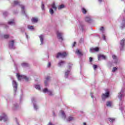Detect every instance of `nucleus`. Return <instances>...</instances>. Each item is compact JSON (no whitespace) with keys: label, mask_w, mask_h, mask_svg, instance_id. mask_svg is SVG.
Masks as SVG:
<instances>
[{"label":"nucleus","mask_w":125,"mask_h":125,"mask_svg":"<svg viewBox=\"0 0 125 125\" xmlns=\"http://www.w3.org/2000/svg\"><path fill=\"white\" fill-rule=\"evenodd\" d=\"M109 97H110V94H103L102 96L103 100H105L107 98H109Z\"/></svg>","instance_id":"nucleus-8"},{"label":"nucleus","mask_w":125,"mask_h":125,"mask_svg":"<svg viewBox=\"0 0 125 125\" xmlns=\"http://www.w3.org/2000/svg\"><path fill=\"white\" fill-rule=\"evenodd\" d=\"M85 20L87 22H88L89 23H90V21H91V19L90 18V16H87V17H85Z\"/></svg>","instance_id":"nucleus-14"},{"label":"nucleus","mask_w":125,"mask_h":125,"mask_svg":"<svg viewBox=\"0 0 125 125\" xmlns=\"http://www.w3.org/2000/svg\"><path fill=\"white\" fill-rule=\"evenodd\" d=\"M124 28H125V24H122V26H121L122 29H124Z\"/></svg>","instance_id":"nucleus-46"},{"label":"nucleus","mask_w":125,"mask_h":125,"mask_svg":"<svg viewBox=\"0 0 125 125\" xmlns=\"http://www.w3.org/2000/svg\"><path fill=\"white\" fill-rule=\"evenodd\" d=\"M51 7L52 8H53V9H54V10H56V9L57 8L56 7V6H55V3L53 2L52 5H51Z\"/></svg>","instance_id":"nucleus-19"},{"label":"nucleus","mask_w":125,"mask_h":125,"mask_svg":"<svg viewBox=\"0 0 125 125\" xmlns=\"http://www.w3.org/2000/svg\"><path fill=\"white\" fill-rule=\"evenodd\" d=\"M64 64H65V62L60 61L59 62L58 65L59 66H63V65Z\"/></svg>","instance_id":"nucleus-25"},{"label":"nucleus","mask_w":125,"mask_h":125,"mask_svg":"<svg viewBox=\"0 0 125 125\" xmlns=\"http://www.w3.org/2000/svg\"><path fill=\"white\" fill-rule=\"evenodd\" d=\"M99 1H100V2H101L102 1V0H99Z\"/></svg>","instance_id":"nucleus-52"},{"label":"nucleus","mask_w":125,"mask_h":125,"mask_svg":"<svg viewBox=\"0 0 125 125\" xmlns=\"http://www.w3.org/2000/svg\"><path fill=\"white\" fill-rule=\"evenodd\" d=\"M14 5H20V2L18 0H16L14 2Z\"/></svg>","instance_id":"nucleus-24"},{"label":"nucleus","mask_w":125,"mask_h":125,"mask_svg":"<svg viewBox=\"0 0 125 125\" xmlns=\"http://www.w3.org/2000/svg\"><path fill=\"white\" fill-rule=\"evenodd\" d=\"M13 86L15 91L17 89V83L14 80H13Z\"/></svg>","instance_id":"nucleus-7"},{"label":"nucleus","mask_w":125,"mask_h":125,"mask_svg":"<svg viewBox=\"0 0 125 125\" xmlns=\"http://www.w3.org/2000/svg\"><path fill=\"white\" fill-rule=\"evenodd\" d=\"M31 21L32 23H37V22H38V20L37 18H32V19H31Z\"/></svg>","instance_id":"nucleus-16"},{"label":"nucleus","mask_w":125,"mask_h":125,"mask_svg":"<svg viewBox=\"0 0 125 125\" xmlns=\"http://www.w3.org/2000/svg\"><path fill=\"white\" fill-rule=\"evenodd\" d=\"M100 31H101L102 32H103L104 31V27L103 26L101 27Z\"/></svg>","instance_id":"nucleus-41"},{"label":"nucleus","mask_w":125,"mask_h":125,"mask_svg":"<svg viewBox=\"0 0 125 125\" xmlns=\"http://www.w3.org/2000/svg\"><path fill=\"white\" fill-rule=\"evenodd\" d=\"M76 53L79 56H83V53L79 49L76 50Z\"/></svg>","instance_id":"nucleus-15"},{"label":"nucleus","mask_w":125,"mask_h":125,"mask_svg":"<svg viewBox=\"0 0 125 125\" xmlns=\"http://www.w3.org/2000/svg\"><path fill=\"white\" fill-rule=\"evenodd\" d=\"M122 105H123V103L121 102L119 104V106H120V109L121 111H123V110H124V107H123L122 106H121V105L122 106Z\"/></svg>","instance_id":"nucleus-31"},{"label":"nucleus","mask_w":125,"mask_h":125,"mask_svg":"<svg viewBox=\"0 0 125 125\" xmlns=\"http://www.w3.org/2000/svg\"><path fill=\"white\" fill-rule=\"evenodd\" d=\"M62 35L63 34L59 31H57V36L59 40H61V41H63V38L62 37Z\"/></svg>","instance_id":"nucleus-4"},{"label":"nucleus","mask_w":125,"mask_h":125,"mask_svg":"<svg viewBox=\"0 0 125 125\" xmlns=\"http://www.w3.org/2000/svg\"><path fill=\"white\" fill-rule=\"evenodd\" d=\"M75 45H76V42H74V43H73L72 46L74 47V46H75Z\"/></svg>","instance_id":"nucleus-49"},{"label":"nucleus","mask_w":125,"mask_h":125,"mask_svg":"<svg viewBox=\"0 0 125 125\" xmlns=\"http://www.w3.org/2000/svg\"><path fill=\"white\" fill-rule=\"evenodd\" d=\"M93 67L94 68V69L96 70V68H97V65H93Z\"/></svg>","instance_id":"nucleus-43"},{"label":"nucleus","mask_w":125,"mask_h":125,"mask_svg":"<svg viewBox=\"0 0 125 125\" xmlns=\"http://www.w3.org/2000/svg\"><path fill=\"white\" fill-rule=\"evenodd\" d=\"M39 38L40 39V41H41V44H43V38H44V36L42 35H41L39 36Z\"/></svg>","instance_id":"nucleus-12"},{"label":"nucleus","mask_w":125,"mask_h":125,"mask_svg":"<svg viewBox=\"0 0 125 125\" xmlns=\"http://www.w3.org/2000/svg\"><path fill=\"white\" fill-rule=\"evenodd\" d=\"M103 38L104 41H106V38L105 37V35H103Z\"/></svg>","instance_id":"nucleus-45"},{"label":"nucleus","mask_w":125,"mask_h":125,"mask_svg":"<svg viewBox=\"0 0 125 125\" xmlns=\"http://www.w3.org/2000/svg\"><path fill=\"white\" fill-rule=\"evenodd\" d=\"M28 28L29 30H33V29H34V26H31V25H28Z\"/></svg>","instance_id":"nucleus-34"},{"label":"nucleus","mask_w":125,"mask_h":125,"mask_svg":"<svg viewBox=\"0 0 125 125\" xmlns=\"http://www.w3.org/2000/svg\"><path fill=\"white\" fill-rule=\"evenodd\" d=\"M21 66H22V67H28V66H29V64L26 62H23L21 64Z\"/></svg>","instance_id":"nucleus-28"},{"label":"nucleus","mask_w":125,"mask_h":125,"mask_svg":"<svg viewBox=\"0 0 125 125\" xmlns=\"http://www.w3.org/2000/svg\"><path fill=\"white\" fill-rule=\"evenodd\" d=\"M117 67H114L112 70V72H116V71H117Z\"/></svg>","instance_id":"nucleus-40"},{"label":"nucleus","mask_w":125,"mask_h":125,"mask_svg":"<svg viewBox=\"0 0 125 125\" xmlns=\"http://www.w3.org/2000/svg\"><path fill=\"white\" fill-rule=\"evenodd\" d=\"M41 7H42V10H44V4H43V3L42 2V3Z\"/></svg>","instance_id":"nucleus-37"},{"label":"nucleus","mask_w":125,"mask_h":125,"mask_svg":"<svg viewBox=\"0 0 125 125\" xmlns=\"http://www.w3.org/2000/svg\"><path fill=\"white\" fill-rule=\"evenodd\" d=\"M105 94H110V92L109 91V90H106V93Z\"/></svg>","instance_id":"nucleus-42"},{"label":"nucleus","mask_w":125,"mask_h":125,"mask_svg":"<svg viewBox=\"0 0 125 125\" xmlns=\"http://www.w3.org/2000/svg\"><path fill=\"white\" fill-rule=\"evenodd\" d=\"M83 125H86V123H83Z\"/></svg>","instance_id":"nucleus-53"},{"label":"nucleus","mask_w":125,"mask_h":125,"mask_svg":"<svg viewBox=\"0 0 125 125\" xmlns=\"http://www.w3.org/2000/svg\"><path fill=\"white\" fill-rule=\"evenodd\" d=\"M101 59H106V56L103 55H98V60H101Z\"/></svg>","instance_id":"nucleus-11"},{"label":"nucleus","mask_w":125,"mask_h":125,"mask_svg":"<svg viewBox=\"0 0 125 125\" xmlns=\"http://www.w3.org/2000/svg\"><path fill=\"white\" fill-rule=\"evenodd\" d=\"M65 56H67V53L64 52L58 53L56 57V58H59L60 57H61V58H64V57H65Z\"/></svg>","instance_id":"nucleus-3"},{"label":"nucleus","mask_w":125,"mask_h":125,"mask_svg":"<svg viewBox=\"0 0 125 125\" xmlns=\"http://www.w3.org/2000/svg\"><path fill=\"white\" fill-rule=\"evenodd\" d=\"M26 38H28V36L27 35H26Z\"/></svg>","instance_id":"nucleus-55"},{"label":"nucleus","mask_w":125,"mask_h":125,"mask_svg":"<svg viewBox=\"0 0 125 125\" xmlns=\"http://www.w3.org/2000/svg\"><path fill=\"white\" fill-rule=\"evenodd\" d=\"M120 45L122 47L125 45V39H123L122 40H121V41L120 42Z\"/></svg>","instance_id":"nucleus-21"},{"label":"nucleus","mask_w":125,"mask_h":125,"mask_svg":"<svg viewBox=\"0 0 125 125\" xmlns=\"http://www.w3.org/2000/svg\"><path fill=\"white\" fill-rule=\"evenodd\" d=\"M8 24L9 25H14L15 24V21H14V20H12L8 22Z\"/></svg>","instance_id":"nucleus-20"},{"label":"nucleus","mask_w":125,"mask_h":125,"mask_svg":"<svg viewBox=\"0 0 125 125\" xmlns=\"http://www.w3.org/2000/svg\"><path fill=\"white\" fill-rule=\"evenodd\" d=\"M17 77L19 81H21L24 79L25 81H29V78L25 75H21L19 73L17 74Z\"/></svg>","instance_id":"nucleus-1"},{"label":"nucleus","mask_w":125,"mask_h":125,"mask_svg":"<svg viewBox=\"0 0 125 125\" xmlns=\"http://www.w3.org/2000/svg\"><path fill=\"white\" fill-rule=\"evenodd\" d=\"M106 106L107 107H111V106H112V102H107L106 103Z\"/></svg>","instance_id":"nucleus-27"},{"label":"nucleus","mask_w":125,"mask_h":125,"mask_svg":"<svg viewBox=\"0 0 125 125\" xmlns=\"http://www.w3.org/2000/svg\"><path fill=\"white\" fill-rule=\"evenodd\" d=\"M108 120L110 123H113V122H115V119L114 118H108Z\"/></svg>","instance_id":"nucleus-32"},{"label":"nucleus","mask_w":125,"mask_h":125,"mask_svg":"<svg viewBox=\"0 0 125 125\" xmlns=\"http://www.w3.org/2000/svg\"><path fill=\"white\" fill-rule=\"evenodd\" d=\"M43 92H44V93H49L50 94H52V91H51V90H49L48 89H47V88H45L43 90Z\"/></svg>","instance_id":"nucleus-10"},{"label":"nucleus","mask_w":125,"mask_h":125,"mask_svg":"<svg viewBox=\"0 0 125 125\" xmlns=\"http://www.w3.org/2000/svg\"><path fill=\"white\" fill-rule=\"evenodd\" d=\"M73 120H74V117L72 116L68 117L67 120V122H71V121H73Z\"/></svg>","instance_id":"nucleus-26"},{"label":"nucleus","mask_w":125,"mask_h":125,"mask_svg":"<svg viewBox=\"0 0 125 125\" xmlns=\"http://www.w3.org/2000/svg\"><path fill=\"white\" fill-rule=\"evenodd\" d=\"M49 12H50V14H51V15H52V14H53V13H54V12L53 11V10L52 9V8L50 9Z\"/></svg>","instance_id":"nucleus-35"},{"label":"nucleus","mask_w":125,"mask_h":125,"mask_svg":"<svg viewBox=\"0 0 125 125\" xmlns=\"http://www.w3.org/2000/svg\"><path fill=\"white\" fill-rule=\"evenodd\" d=\"M64 7H65V5H64V4H62L59 6L58 8L59 10H60L61 9H63Z\"/></svg>","instance_id":"nucleus-22"},{"label":"nucleus","mask_w":125,"mask_h":125,"mask_svg":"<svg viewBox=\"0 0 125 125\" xmlns=\"http://www.w3.org/2000/svg\"><path fill=\"white\" fill-rule=\"evenodd\" d=\"M4 121V122H6L7 120H8V118H7V116H6V114L4 113H2L1 115L0 116V121Z\"/></svg>","instance_id":"nucleus-2"},{"label":"nucleus","mask_w":125,"mask_h":125,"mask_svg":"<svg viewBox=\"0 0 125 125\" xmlns=\"http://www.w3.org/2000/svg\"><path fill=\"white\" fill-rule=\"evenodd\" d=\"M82 12L84 14H85V13H86V10H85V9H84V8H82Z\"/></svg>","instance_id":"nucleus-33"},{"label":"nucleus","mask_w":125,"mask_h":125,"mask_svg":"<svg viewBox=\"0 0 125 125\" xmlns=\"http://www.w3.org/2000/svg\"><path fill=\"white\" fill-rule=\"evenodd\" d=\"M18 107V104H14V109H17Z\"/></svg>","instance_id":"nucleus-36"},{"label":"nucleus","mask_w":125,"mask_h":125,"mask_svg":"<svg viewBox=\"0 0 125 125\" xmlns=\"http://www.w3.org/2000/svg\"><path fill=\"white\" fill-rule=\"evenodd\" d=\"M69 73H70V70H67L65 72V77L68 78V75H69Z\"/></svg>","instance_id":"nucleus-30"},{"label":"nucleus","mask_w":125,"mask_h":125,"mask_svg":"<svg viewBox=\"0 0 125 125\" xmlns=\"http://www.w3.org/2000/svg\"><path fill=\"white\" fill-rule=\"evenodd\" d=\"M34 86L36 89H38V90H41V86H40V85L36 84Z\"/></svg>","instance_id":"nucleus-18"},{"label":"nucleus","mask_w":125,"mask_h":125,"mask_svg":"<svg viewBox=\"0 0 125 125\" xmlns=\"http://www.w3.org/2000/svg\"><path fill=\"white\" fill-rule=\"evenodd\" d=\"M21 11H22V13H23V14H25V6H24L23 5H21Z\"/></svg>","instance_id":"nucleus-23"},{"label":"nucleus","mask_w":125,"mask_h":125,"mask_svg":"<svg viewBox=\"0 0 125 125\" xmlns=\"http://www.w3.org/2000/svg\"><path fill=\"white\" fill-rule=\"evenodd\" d=\"M3 37L4 39H8V38H9V36H8V35H5Z\"/></svg>","instance_id":"nucleus-39"},{"label":"nucleus","mask_w":125,"mask_h":125,"mask_svg":"<svg viewBox=\"0 0 125 125\" xmlns=\"http://www.w3.org/2000/svg\"><path fill=\"white\" fill-rule=\"evenodd\" d=\"M91 97L92 98H93V95H91Z\"/></svg>","instance_id":"nucleus-51"},{"label":"nucleus","mask_w":125,"mask_h":125,"mask_svg":"<svg viewBox=\"0 0 125 125\" xmlns=\"http://www.w3.org/2000/svg\"><path fill=\"white\" fill-rule=\"evenodd\" d=\"M125 96V95L124 94H120L118 95V98L120 100H122V98H124V97Z\"/></svg>","instance_id":"nucleus-29"},{"label":"nucleus","mask_w":125,"mask_h":125,"mask_svg":"<svg viewBox=\"0 0 125 125\" xmlns=\"http://www.w3.org/2000/svg\"><path fill=\"white\" fill-rule=\"evenodd\" d=\"M115 63H117V62H115Z\"/></svg>","instance_id":"nucleus-56"},{"label":"nucleus","mask_w":125,"mask_h":125,"mask_svg":"<svg viewBox=\"0 0 125 125\" xmlns=\"http://www.w3.org/2000/svg\"><path fill=\"white\" fill-rule=\"evenodd\" d=\"M90 52H95L99 51V48L96 47V48H91L90 49Z\"/></svg>","instance_id":"nucleus-9"},{"label":"nucleus","mask_w":125,"mask_h":125,"mask_svg":"<svg viewBox=\"0 0 125 125\" xmlns=\"http://www.w3.org/2000/svg\"><path fill=\"white\" fill-rule=\"evenodd\" d=\"M60 113L62 114V119H66V115L65 114V112L62 110L60 111Z\"/></svg>","instance_id":"nucleus-17"},{"label":"nucleus","mask_w":125,"mask_h":125,"mask_svg":"<svg viewBox=\"0 0 125 125\" xmlns=\"http://www.w3.org/2000/svg\"><path fill=\"white\" fill-rule=\"evenodd\" d=\"M32 102L33 103V106L35 110H37V109H39L38 105L35 103L36 102V99L35 98H32Z\"/></svg>","instance_id":"nucleus-6"},{"label":"nucleus","mask_w":125,"mask_h":125,"mask_svg":"<svg viewBox=\"0 0 125 125\" xmlns=\"http://www.w3.org/2000/svg\"><path fill=\"white\" fill-rule=\"evenodd\" d=\"M123 23H125V20L123 21Z\"/></svg>","instance_id":"nucleus-54"},{"label":"nucleus","mask_w":125,"mask_h":125,"mask_svg":"<svg viewBox=\"0 0 125 125\" xmlns=\"http://www.w3.org/2000/svg\"><path fill=\"white\" fill-rule=\"evenodd\" d=\"M53 116L54 117H55V113H53Z\"/></svg>","instance_id":"nucleus-50"},{"label":"nucleus","mask_w":125,"mask_h":125,"mask_svg":"<svg viewBox=\"0 0 125 125\" xmlns=\"http://www.w3.org/2000/svg\"><path fill=\"white\" fill-rule=\"evenodd\" d=\"M89 61H90V62H91L92 61V58L90 57L89 58Z\"/></svg>","instance_id":"nucleus-47"},{"label":"nucleus","mask_w":125,"mask_h":125,"mask_svg":"<svg viewBox=\"0 0 125 125\" xmlns=\"http://www.w3.org/2000/svg\"><path fill=\"white\" fill-rule=\"evenodd\" d=\"M49 79H50V78H49V77H47L46 78V80L44 82V84L46 86V85H47V84H48V82H49Z\"/></svg>","instance_id":"nucleus-13"},{"label":"nucleus","mask_w":125,"mask_h":125,"mask_svg":"<svg viewBox=\"0 0 125 125\" xmlns=\"http://www.w3.org/2000/svg\"><path fill=\"white\" fill-rule=\"evenodd\" d=\"M50 65H51L50 62H48V67H50Z\"/></svg>","instance_id":"nucleus-48"},{"label":"nucleus","mask_w":125,"mask_h":125,"mask_svg":"<svg viewBox=\"0 0 125 125\" xmlns=\"http://www.w3.org/2000/svg\"><path fill=\"white\" fill-rule=\"evenodd\" d=\"M9 47L10 49H14V48H15L14 47V41H11L9 42Z\"/></svg>","instance_id":"nucleus-5"},{"label":"nucleus","mask_w":125,"mask_h":125,"mask_svg":"<svg viewBox=\"0 0 125 125\" xmlns=\"http://www.w3.org/2000/svg\"><path fill=\"white\" fill-rule=\"evenodd\" d=\"M3 15H4V16L7 15V12H4L3 13Z\"/></svg>","instance_id":"nucleus-44"},{"label":"nucleus","mask_w":125,"mask_h":125,"mask_svg":"<svg viewBox=\"0 0 125 125\" xmlns=\"http://www.w3.org/2000/svg\"><path fill=\"white\" fill-rule=\"evenodd\" d=\"M112 58L114 59V60H117V56H116L115 55H112Z\"/></svg>","instance_id":"nucleus-38"}]
</instances>
